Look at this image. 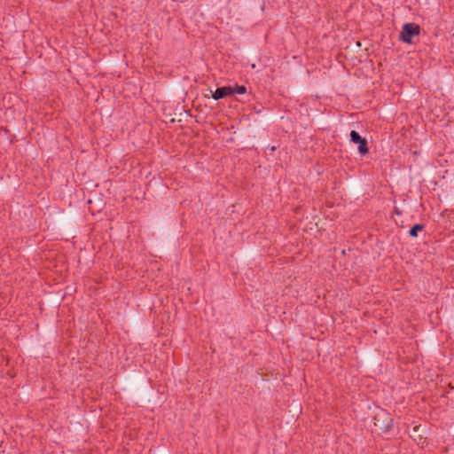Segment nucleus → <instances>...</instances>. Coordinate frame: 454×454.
<instances>
[{"label": "nucleus", "mask_w": 454, "mask_h": 454, "mask_svg": "<svg viewBox=\"0 0 454 454\" xmlns=\"http://www.w3.org/2000/svg\"><path fill=\"white\" fill-rule=\"evenodd\" d=\"M235 93V90L233 87L225 86L222 88H218L216 90L212 92V98L215 100L223 98L225 97L231 96Z\"/></svg>", "instance_id": "nucleus-3"}, {"label": "nucleus", "mask_w": 454, "mask_h": 454, "mask_svg": "<svg viewBox=\"0 0 454 454\" xmlns=\"http://www.w3.org/2000/svg\"><path fill=\"white\" fill-rule=\"evenodd\" d=\"M350 139L353 143L358 145V152L362 155H365L368 153L367 142L364 138L361 137V136L355 130L350 132Z\"/></svg>", "instance_id": "nucleus-2"}, {"label": "nucleus", "mask_w": 454, "mask_h": 454, "mask_svg": "<svg viewBox=\"0 0 454 454\" xmlns=\"http://www.w3.org/2000/svg\"><path fill=\"white\" fill-rule=\"evenodd\" d=\"M233 89L235 90V93H238V94H244L247 91V89L244 86H236V87H233Z\"/></svg>", "instance_id": "nucleus-5"}, {"label": "nucleus", "mask_w": 454, "mask_h": 454, "mask_svg": "<svg viewBox=\"0 0 454 454\" xmlns=\"http://www.w3.org/2000/svg\"><path fill=\"white\" fill-rule=\"evenodd\" d=\"M419 27L414 23H408L403 27L400 38L405 43H411L414 35H419Z\"/></svg>", "instance_id": "nucleus-1"}, {"label": "nucleus", "mask_w": 454, "mask_h": 454, "mask_svg": "<svg viewBox=\"0 0 454 454\" xmlns=\"http://www.w3.org/2000/svg\"><path fill=\"white\" fill-rule=\"evenodd\" d=\"M423 230V225L421 224H415L409 231L410 235L411 237H417L418 231Z\"/></svg>", "instance_id": "nucleus-4"}]
</instances>
